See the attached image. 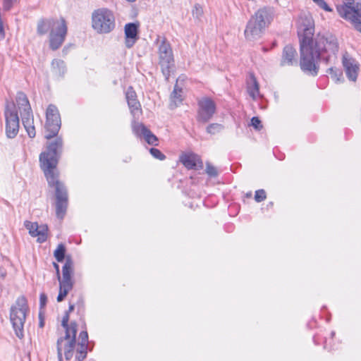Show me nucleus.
Wrapping results in <instances>:
<instances>
[{
	"label": "nucleus",
	"instance_id": "1",
	"mask_svg": "<svg viewBox=\"0 0 361 361\" xmlns=\"http://www.w3.org/2000/svg\"><path fill=\"white\" fill-rule=\"evenodd\" d=\"M314 22L309 13L300 14L298 21L300 41V68L315 76L319 70V61L326 64L337 58L339 45L336 37L329 32L318 33L314 38Z\"/></svg>",
	"mask_w": 361,
	"mask_h": 361
},
{
	"label": "nucleus",
	"instance_id": "2",
	"mask_svg": "<svg viewBox=\"0 0 361 361\" xmlns=\"http://www.w3.org/2000/svg\"><path fill=\"white\" fill-rule=\"evenodd\" d=\"M63 148V140L56 137L47 146L45 152L39 155L40 166L50 187L55 188L56 214L63 219L68 207V192L66 188L59 180V173L56 169L59 159Z\"/></svg>",
	"mask_w": 361,
	"mask_h": 361
},
{
	"label": "nucleus",
	"instance_id": "3",
	"mask_svg": "<svg viewBox=\"0 0 361 361\" xmlns=\"http://www.w3.org/2000/svg\"><path fill=\"white\" fill-rule=\"evenodd\" d=\"M49 32V47L52 50H57L63 43L66 34L67 25L63 18L60 20L54 18H42L37 25V32L39 35H44Z\"/></svg>",
	"mask_w": 361,
	"mask_h": 361
},
{
	"label": "nucleus",
	"instance_id": "4",
	"mask_svg": "<svg viewBox=\"0 0 361 361\" xmlns=\"http://www.w3.org/2000/svg\"><path fill=\"white\" fill-rule=\"evenodd\" d=\"M273 13L274 11L271 7L259 8L247 24L245 30V38L250 41L259 39L265 28L271 23Z\"/></svg>",
	"mask_w": 361,
	"mask_h": 361
},
{
	"label": "nucleus",
	"instance_id": "5",
	"mask_svg": "<svg viewBox=\"0 0 361 361\" xmlns=\"http://www.w3.org/2000/svg\"><path fill=\"white\" fill-rule=\"evenodd\" d=\"M154 45L157 49L158 64L166 80H169L175 66L171 45L165 36L159 35H157Z\"/></svg>",
	"mask_w": 361,
	"mask_h": 361
},
{
	"label": "nucleus",
	"instance_id": "6",
	"mask_svg": "<svg viewBox=\"0 0 361 361\" xmlns=\"http://www.w3.org/2000/svg\"><path fill=\"white\" fill-rule=\"evenodd\" d=\"M116 27L115 16L107 8H100L92 13V27L99 34H108Z\"/></svg>",
	"mask_w": 361,
	"mask_h": 361
},
{
	"label": "nucleus",
	"instance_id": "7",
	"mask_svg": "<svg viewBox=\"0 0 361 361\" xmlns=\"http://www.w3.org/2000/svg\"><path fill=\"white\" fill-rule=\"evenodd\" d=\"M29 308L25 296L18 297L10 309V320L16 335L19 338L23 337V326L26 319V313Z\"/></svg>",
	"mask_w": 361,
	"mask_h": 361
},
{
	"label": "nucleus",
	"instance_id": "8",
	"mask_svg": "<svg viewBox=\"0 0 361 361\" xmlns=\"http://www.w3.org/2000/svg\"><path fill=\"white\" fill-rule=\"evenodd\" d=\"M6 120V135L8 138H14L18 133L20 119L14 102L6 101L4 109Z\"/></svg>",
	"mask_w": 361,
	"mask_h": 361
},
{
	"label": "nucleus",
	"instance_id": "9",
	"mask_svg": "<svg viewBox=\"0 0 361 361\" xmlns=\"http://www.w3.org/2000/svg\"><path fill=\"white\" fill-rule=\"evenodd\" d=\"M73 274V262L70 256H67L66 262L62 267V280L59 281V293L57 297V301L61 302L67 295L68 292L73 287V281L72 276Z\"/></svg>",
	"mask_w": 361,
	"mask_h": 361
},
{
	"label": "nucleus",
	"instance_id": "10",
	"mask_svg": "<svg viewBox=\"0 0 361 361\" xmlns=\"http://www.w3.org/2000/svg\"><path fill=\"white\" fill-rule=\"evenodd\" d=\"M216 104L209 97H204L198 101L197 121L200 123H207L216 113Z\"/></svg>",
	"mask_w": 361,
	"mask_h": 361
},
{
	"label": "nucleus",
	"instance_id": "11",
	"mask_svg": "<svg viewBox=\"0 0 361 361\" xmlns=\"http://www.w3.org/2000/svg\"><path fill=\"white\" fill-rule=\"evenodd\" d=\"M76 334L77 330L75 329L73 326L72 328V333H70L69 338H64V336L58 338L56 345L57 355L59 361H62V348L61 345L64 341H67L66 343L64 345L65 358L67 360H70L73 357V350L76 343Z\"/></svg>",
	"mask_w": 361,
	"mask_h": 361
},
{
	"label": "nucleus",
	"instance_id": "12",
	"mask_svg": "<svg viewBox=\"0 0 361 361\" xmlns=\"http://www.w3.org/2000/svg\"><path fill=\"white\" fill-rule=\"evenodd\" d=\"M342 64L348 80L355 82L357 80L360 69L357 61L347 51H345L342 56Z\"/></svg>",
	"mask_w": 361,
	"mask_h": 361
},
{
	"label": "nucleus",
	"instance_id": "13",
	"mask_svg": "<svg viewBox=\"0 0 361 361\" xmlns=\"http://www.w3.org/2000/svg\"><path fill=\"white\" fill-rule=\"evenodd\" d=\"M23 125L28 135L31 138L35 137L36 135L35 128L34 126V117L32 108L24 109L20 111Z\"/></svg>",
	"mask_w": 361,
	"mask_h": 361
},
{
	"label": "nucleus",
	"instance_id": "14",
	"mask_svg": "<svg viewBox=\"0 0 361 361\" xmlns=\"http://www.w3.org/2000/svg\"><path fill=\"white\" fill-rule=\"evenodd\" d=\"M138 24L135 23H127L125 25V45L128 49L133 47L138 39Z\"/></svg>",
	"mask_w": 361,
	"mask_h": 361
},
{
	"label": "nucleus",
	"instance_id": "15",
	"mask_svg": "<svg viewBox=\"0 0 361 361\" xmlns=\"http://www.w3.org/2000/svg\"><path fill=\"white\" fill-rule=\"evenodd\" d=\"M337 11L343 18L354 19L361 17V3H357L355 6H337Z\"/></svg>",
	"mask_w": 361,
	"mask_h": 361
},
{
	"label": "nucleus",
	"instance_id": "16",
	"mask_svg": "<svg viewBox=\"0 0 361 361\" xmlns=\"http://www.w3.org/2000/svg\"><path fill=\"white\" fill-rule=\"evenodd\" d=\"M298 53L295 49L291 45H286L283 50L281 66H294L297 65Z\"/></svg>",
	"mask_w": 361,
	"mask_h": 361
},
{
	"label": "nucleus",
	"instance_id": "17",
	"mask_svg": "<svg viewBox=\"0 0 361 361\" xmlns=\"http://www.w3.org/2000/svg\"><path fill=\"white\" fill-rule=\"evenodd\" d=\"M135 133L139 136H143L145 141L152 145H157V137L144 125L139 124L133 128Z\"/></svg>",
	"mask_w": 361,
	"mask_h": 361
},
{
	"label": "nucleus",
	"instance_id": "18",
	"mask_svg": "<svg viewBox=\"0 0 361 361\" xmlns=\"http://www.w3.org/2000/svg\"><path fill=\"white\" fill-rule=\"evenodd\" d=\"M199 161V157L193 153L184 154L180 157V161L188 169H195Z\"/></svg>",
	"mask_w": 361,
	"mask_h": 361
},
{
	"label": "nucleus",
	"instance_id": "19",
	"mask_svg": "<svg viewBox=\"0 0 361 361\" xmlns=\"http://www.w3.org/2000/svg\"><path fill=\"white\" fill-rule=\"evenodd\" d=\"M126 96L131 112L135 114V111H138L140 109V104L137 99L135 92L133 90L132 87H129L126 92Z\"/></svg>",
	"mask_w": 361,
	"mask_h": 361
},
{
	"label": "nucleus",
	"instance_id": "20",
	"mask_svg": "<svg viewBox=\"0 0 361 361\" xmlns=\"http://www.w3.org/2000/svg\"><path fill=\"white\" fill-rule=\"evenodd\" d=\"M247 89L250 96L255 99L259 95V84L253 73H250L247 81Z\"/></svg>",
	"mask_w": 361,
	"mask_h": 361
},
{
	"label": "nucleus",
	"instance_id": "21",
	"mask_svg": "<svg viewBox=\"0 0 361 361\" xmlns=\"http://www.w3.org/2000/svg\"><path fill=\"white\" fill-rule=\"evenodd\" d=\"M61 124V122L54 121L48 122V121H46L45 128L47 130V133L45 135V138L50 140L56 137L60 130Z\"/></svg>",
	"mask_w": 361,
	"mask_h": 361
},
{
	"label": "nucleus",
	"instance_id": "22",
	"mask_svg": "<svg viewBox=\"0 0 361 361\" xmlns=\"http://www.w3.org/2000/svg\"><path fill=\"white\" fill-rule=\"evenodd\" d=\"M51 71L58 77H63L66 71L65 63L61 59H54L51 62Z\"/></svg>",
	"mask_w": 361,
	"mask_h": 361
},
{
	"label": "nucleus",
	"instance_id": "23",
	"mask_svg": "<svg viewBox=\"0 0 361 361\" xmlns=\"http://www.w3.org/2000/svg\"><path fill=\"white\" fill-rule=\"evenodd\" d=\"M182 89L179 88L177 85L174 86V89L171 94V108L173 109L180 104L183 100Z\"/></svg>",
	"mask_w": 361,
	"mask_h": 361
},
{
	"label": "nucleus",
	"instance_id": "24",
	"mask_svg": "<svg viewBox=\"0 0 361 361\" xmlns=\"http://www.w3.org/2000/svg\"><path fill=\"white\" fill-rule=\"evenodd\" d=\"M16 102L19 111L31 107L26 94L23 92H18Z\"/></svg>",
	"mask_w": 361,
	"mask_h": 361
},
{
	"label": "nucleus",
	"instance_id": "25",
	"mask_svg": "<svg viewBox=\"0 0 361 361\" xmlns=\"http://www.w3.org/2000/svg\"><path fill=\"white\" fill-rule=\"evenodd\" d=\"M46 117L48 122H50V121L61 122V117L58 109L53 104H50L47 107Z\"/></svg>",
	"mask_w": 361,
	"mask_h": 361
},
{
	"label": "nucleus",
	"instance_id": "26",
	"mask_svg": "<svg viewBox=\"0 0 361 361\" xmlns=\"http://www.w3.org/2000/svg\"><path fill=\"white\" fill-rule=\"evenodd\" d=\"M68 321H69V314L68 313L65 312V314L63 317L62 321H61V326L65 329L66 330V334L64 336V338H70V333H72V328L74 326L75 329L77 330V324L76 322H71L70 325H68Z\"/></svg>",
	"mask_w": 361,
	"mask_h": 361
},
{
	"label": "nucleus",
	"instance_id": "27",
	"mask_svg": "<svg viewBox=\"0 0 361 361\" xmlns=\"http://www.w3.org/2000/svg\"><path fill=\"white\" fill-rule=\"evenodd\" d=\"M48 231L49 228L47 225H38L37 232L35 233L34 237H37V242L44 243L47 239Z\"/></svg>",
	"mask_w": 361,
	"mask_h": 361
},
{
	"label": "nucleus",
	"instance_id": "28",
	"mask_svg": "<svg viewBox=\"0 0 361 361\" xmlns=\"http://www.w3.org/2000/svg\"><path fill=\"white\" fill-rule=\"evenodd\" d=\"M66 247L63 243L58 245L57 248L54 252V256L59 262H61L65 259Z\"/></svg>",
	"mask_w": 361,
	"mask_h": 361
},
{
	"label": "nucleus",
	"instance_id": "29",
	"mask_svg": "<svg viewBox=\"0 0 361 361\" xmlns=\"http://www.w3.org/2000/svg\"><path fill=\"white\" fill-rule=\"evenodd\" d=\"M87 345H84V346L81 344H78V348L76 350L77 354L75 355V359L78 361H82L87 357Z\"/></svg>",
	"mask_w": 361,
	"mask_h": 361
},
{
	"label": "nucleus",
	"instance_id": "30",
	"mask_svg": "<svg viewBox=\"0 0 361 361\" xmlns=\"http://www.w3.org/2000/svg\"><path fill=\"white\" fill-rule=\"evenodd\" d=\"M224 129V126L219 123H211L209 124L207 128L206 131L207 133L211 135H215L219 132H221Z\"/></svg>",
	"mask_w": 361,
	"mask_h": 361
},
{
	"label": "nucleus",
	"instance_id": "31",
	"mask_svg": "<svg viewBox=\"0 0 361 361\" xmlns=\"http://www.w3.org/2000/svg\"><path fill=\"white\" fill-rule=\"evenodd\" d=\"M38 224L37 222H31L30 221H25L24 222V226L28 230L29 234L34 237L35 233L37 232Z\"/></svg>",
	"mask_w": 361,
	"mask_h": 361
},
{
	"label": "nucleus",
	"instance_id": "32",
	"mask_svg": "<svg viewBox=\"0 0 361 361\" xmlns=\"http://www.w3.org/2000/svg\"><path fill=\"white\" fill-rule=\"evenodd\" d=\"M327 73L331 75V77L336 81H340L341 78H343L342 72L336 68L335 67H331L327 70Z\"/></svg>",
	"mask_w": 361,
	"mask_h": 361
},
{
	"label": "nucleus",
	"instance_id": "33",
	"mask_svg": "<svg viewBox=\"0 0 361 361\" xmlns=\"http://www.w3.org/2000/svg\"><path fill=\"white\" fill-rule=\"evenodd\" d=\"M192 14L194 18L200 19L203 15L202 7L198 4H195L192 8Z\"/></svg>",
	"mask_w": 361,
	"mask_h": 361
},
{
	"label": "nucleus",
	"instance_id": "34",
	"mask_svg": "<svg viewBox=\"0 0 361 361\" xmlns=\"http://www.w3.org/2000/svg\"><path fill=\"white\" fill-rule=\"evenodd\" d=\"M206 173L211 177H216L218 175L216 169L209 163L206 164Z\"/></svg>",
	"mask_w": 361,
	"mask_h": 361
},
{
	"label": "nucleus",
	"instance_id": "35",
	"mask_svg": "<svg viewBox=\"0 0 361 361\" xmlns=\"http://www.w3.org/2000/svg\"><path fill=\"white\" fill-rule=\"evenodd\" d=\"M149 152L150 154L157 159L164 160L166 158V156L157 148H151Z\"/></svg>",
	"mask_w": 361,
	"mask_h": 361
},
{
	"label": "nucleus",
	"instance_id": "36",
	"mask_svg": "<svg viewBox=\"0 0 361 361\" xmlns=\"http://www.w3.org/2000/svg\"><path fill=\"white\" fill-rule=\"evenodd\" d=\"M266 192L263 189L258 190L255 192V200L257 202H261L266 199Z\"/></svg>",
	"mask_w": 361,
	"mask_h": 361
},
{
	"label": "nucleus",
	"instance_id": "37",
	"mask_svg": "<svg viewBox=\"0 0 361 361\" xmlns=\"http://www.w3.org/2000/svg\"><path fill=\"white\" fill-rule=\"evenodd\" d=\"M80 342L78 344H81L84 346V345H88V334L86 331H82L80 333L79 335Z\"/></svg>",
	"mask_w": 361,
	"mask_h": 361
},
{
	"label": "nucleus",
	"instance_id": "38",
	"mask_svg": "<svg viewBox=\"0 0 361 361\" xmlns=\"http://www.w3.org/2000/svg\"><path fill=\"white\" fill-rule=\"evenodd\" d=\"M319 7L324 9L326 11H331V8L324 0H312Z\"/></svg>",
	"mask_w": 361,
	"mask_h": 361
},
{
	"label": "nucleus",
	"instance_id": "39",
	"mask_svg": "<svg viewBox=\"0 0 361 361\" xmlns=\"http://www.w3.org/2000/svg\"><path fill=\"white\" fill-rule=\"evenodd\" d=\"M251 125L256 129V130H261L262 128V125L261 124V121L258 117H252L251 119Z\"/></svg>",
	"mask_w": 361,
	"mask_h": 361
},
{
	"label": "nucleus",
	"instance_id": "40",
	"mask_svg": "<svg viewBox=\"0 0 361 361\" xmlns=\"http://www.w3.org/2000/svg\"><path fill=\"white\" fill-rule=\"evenodd\" d=\"M348 20H350L354 25L355 29L361 32V17L360 18L348 19Z\"/></svg>",
	"mask_w": 361,
	"mask_h": 361
},
{
	"label": "nucleus",
	"instance_id": "41",
	"mask_svg": "<svg viewBox=\"0 0 361 361\" xmlns=\"http://www.w3.org/2000/svg\"><path fill=\"white\" fill-rule=\"evenodd\" d=\"M47 297L46 294L44 293H41L40 296H39L40 308L44 307V306L47 304Z\"/></svg>",
	"mask_w": 361,
	"mask_h": 361
},
{
	"label": "nucleus",
	"instance_id": "42",
	"mask_svg": "<svg viewBox=\"0 0 361 361\" xmlns=\"http://www.w3.org/2000/svg\"><path fill=\"white\" fill-rule=\"evenodd\" d=\"M53 266H54V269H56L58 280L59 281L62 280V279L60 276L59 265L57 263L54 262Z\"/></svg>",
	"mask_w": 361,
	"mask_h": 361
},
{
	"label": "nucleus",
	"instance_id": "43",
	"mask_svg": "<svg viewBox=\"0 0 361 361\" xmlns=\"http://www.w3.org/2000/svg\"><path fill=\"white\" fill-rule=\"evenodd\" d=\"M355 6V5L354 4V0H345V2L344 3V4L340 5L339 6Z\"/></svg>",
	"mask_w": 361,
	"mask_h": 361
},
{
	"label": "nucleus",
	"instance_id": "44",
	"mask_svg": "<svg viewBox=\"0 0 361 361\" xmlns=\"http://www.w3.org/2000/svg\"><path fill=\"white\" fill-rule=\"evenodd\" d=\"M75 306L73 304H69L68 310L66 312L68 314L74 310Z\"/></svg>",
	"mask_w": 361,
	"mask_h": 361
},
{
	"label": "nucleus",
	"instance_id": "45",
	"mask_svg": "<svg viewBox=\"0 0 361 361\" xmlns=\"http://www.w3.org/2000/svg\"><path fill=\"white\" fill-rule=\"evenodd\" d=\"M6 275V271L2 267H0V277L4 278Z\"/></svg>",
	"mask_w": 361,
	"mask_h": 361
},
{
	"label": "nucleus",
	"instance_id": "46",
	"mask_svg": "<svg viewBox=\"0 0 361 361\" xmlns=\"http://www.w3.org/2000/svg\"><path fill=\"white\" fill-rule=\"evenodd\" d=\"M39 326L40 327H43L44 326V322L42 320H41L40 322H39Z\"/></svg>",
	"mask_w": 361,
	"mask_h": 361
},
{
	"label": "nucleus",
	"instance_id": "47",
	"mask_svg": "<svg viewBox=\"0 0 361 361\" xmlns=\"http://www.w3.org/2000/svg\"><path fill=\"white\" fill-rule=\"evenodd\" d=\"M251 195H252V193H251V192H250V193H247V197H251Z\"/></svg>",
	"mask_w": 361,
	"mask_h": 361
},
{
	"label": "nucleus",
	"instance_id": "48",
	"mask_svg": "<svg viewBox=\"0 0 361 361\" xmlns=\"http://www.w3.org/2000/svg\"><path fill=\"white\" fill-rule=\"evenodd\" d=\"M127 1H129V2H134V1H135L136 0H127Z\"/></svg>",
	"mask_w": 361,
	"mask_h": 361
}]
</instances>
